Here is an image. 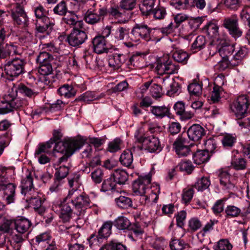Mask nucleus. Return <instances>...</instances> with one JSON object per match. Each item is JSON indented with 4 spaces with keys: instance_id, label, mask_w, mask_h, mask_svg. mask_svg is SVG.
<instances>
[{
    "instance_id": "obj_1",
    "label": "nucleus",
    "mask_w": 250,
    "mask_h": 250,
    "mask_svg": "<svg viewBox=\"0 0 250 250\" xmlns=\"http://www.w3.org/2000/svg\"><path fill=\"white\" fill-rule=\"evenodd\" d=\"M90 198L85 193H80L77 189L70 190L66 197L61 202L60 218L64 223L69 222L73 212L83 216L87 208L91 207Z\"/></svg>"
},
{
    "instance_id": "obj_2",
    "label": "nucleus",
    "mask_w": 250,
    "mask_h": 250,
    "mask_svg": "<svg viewBox=\"0 0 250 250\" xmlns=\"http://www.w3.org/2000/svg\"><path fill=\"white\" fill-rule=\"evenodd\" d=\"M62 137L63 134L61 129H55L53 132V136L50 139L55 143L52 151L53 154L59 153L62 155L58 159V165L67 162L68 158L84 144L83 140L72 138L65 139L63 141H60Z\"/></svg>"
},
{
    "instance_id": "obj_3",
    "label": "nucleus",
    "mask_w": 250,
    "mask_h": 250,
    "mask_svg": "<svg viewBox=\"0 0 250 250\" xmlns=\"http://www.w3.org/2000/svg\"><path fill=\"white\" fill-rule=\"evenodd\" d=\"M89 4L91 6L84 14V20L86 22L90 24H95L103 22L107 16V6L94 0H89Z\"/></svg>"
},
{
    "instance_id": "obj_4",
    "label": "nucleus",
    "mask_w": 250,
    "mask_h": 250,
    "mask_svg": "<svg viewBox=\"0 0 250 250\" xmlns=\"http://www.w3.org/2000/svg\"><path fill=\"white\" fill-rule=\"evenodd\" d=\"M25 60L19 57H15L6 62L4 65V71L6 78L12 81L20 75L25 73Z\"/></svg>"
},
{
    "instance_id": "obj_5",
    "label": "nucleus",
    "mask_w": 250,
    "mask_h": 250,
    "mask_svg": "<svg viewBox=\"0 0 250 250\" xmlns=\"http://www.w3.org/2000/svg\"><path fill=\"white\" fill-rule=\"evenodd\" d=\"M250 105V96L242 94L235 99L230 104L229 107L231 113L238 120H240L247 116Z\"/></svg>"
},
{
    "instance_id": "obj_6",
    "label": "nucleus",
    "mask_w": 250,
    "mask_h": 250,
    "mask_svg": "<svg viewBox=\"0 0 250 250\" xmlns=\"http://www.w3.org/2000/svg\"><path fill=\"white\" fill-rule=\"evenodd\" d=\"M25 2V0H19L18 2L13 4L10 10L11 16L14 24L22 27H26L28 24V18L21 4Z\"/></svg>"
},
{
    "instance_id": "obj_7",
    "label": "nucleus",
    "mask_w": 250,
    "mask_h": 250,
    "mask_svg": "<svg viewBox=\"0 0 250 250\" xmlns=\"http://www.w3.org/2000/svg\"><path fill=\"white\" fill-rule=\"evenodd\" d=\"M222 26L227 30L231 37L236 40L242 36V30L240 28L236 15L225 17L222 21Z\"/></svg>"
},
{
    "instance_id": "obj_8",
    "label": "nucleus",
    "mask_w": 250,
    "mask_h": 250,
    "mask_svg": "<svg viewBox=\"0 0 250 250\" xmlns=\"http://www.w3.org/2000/svg\"><path fill=\"white\" fill-rule=\"evenodd\" d=\"M150 28L145 23L136 24L130 32L129 36L130 40L134 42H137L141 39L146 42L150 41Z\"/></svg>"
},
{
    "instance_id": "obj_9",
    "label": "nucleus",
    "mask_w": 250,
    "mask_h": 250,
    "mask_svg": "<svg viewBox=\"0 0 250 250\" xmlns=\"http://www.w3.org/2000/svg\"><path fill=\"white\" fill-rule=\"evenodd\" d=\"M139 142L144 143L145 149L150 153H159L161 152L163 146L161 144L159 139L155 135L147 137H140L137 138Z\"/></svg>"
},
{
    "instance_id": "obj_10",
    "label": "nucleus",
    "mask_w": 250,
    "mask_h": 250,
    "mask_svg": "<svg viewBox=\"0 0 250 250\" xmlns=\"http://www.w3.org/2000/svg\"><path fill=\"white\" fill-rule=\"evenodd\" d=\"M171 6L178 10H184L196 6L198 9L202 10L206 5L205 0H170Z\"/></svg>"
},
{
    "instance_id": "obj_11",
    "label": "nucleus",
    "mask_w": 250,
    "mask_h": 250,
    "mask_svg": "<svg viewBox=\"0 0 250 250\" xmlns=\"http://www.w3.org/2000/svg\"><path fill=\"white\" fill-rule=\"evenodd\" d=\"M179 66L172 62L167 56L164 57L158 62L156 69L159 74L177 73Z\"/></svg>"
},
{
    "instance_id": "obj_12",
    "label": "nucleus",
    "mask_w": 250,
    "mask_h": 250,
    "mask_svg": "<svg viewBox=\"0 0 250 250\" xmlns=\"http://www.w3.org/2000/svg\"><path fill=\"white\" fill-rule=\"evenodd\" d=\"M151 176L150 175L139 177L132 184L133 192L136 195L146 194L147 189L151 186Z\"/></svg>"
},
{
    "instance_id": "obj_13",
    "label": "nucleus",
    "mask_w": 250,
    "mask_h": 250,
    "mask_svg": "<svg viewBox=\"0 0 250 250\" xmlns=\"http://www.w3.org/2000/svg\"><path fill=\"white\" fill-rule=\"evenodd\" d=\"M112 226L113 223L110 221L104 222L98 230L97 235L92 234L90 235L88 239L89 244L92 245L94 243L92 241L93 239L97 242H100L103 239H107L112 233Z\"/></svg>"
},
{
    "instance_id": "obj_14",
    "label": "nucleus",
    "mask_w": 250,
    "mask_h": 250,
    "mask_svg": "<svg viewBox=\"0 0 250 250\" xmlns=\"http://www.w3.org/2000/svg\"><path fill=\"white\" fill-rule=\"evenodd\" d=\"M235 49L234 44H230L225 41H223L217 45L211 46L210 54L211 53V51L212 50H215V52H213L212 55H214L217 52L222 58L230 59V57L232 56L231 55Z\"/></svg>"
},
{
    "instance_id": "obj_15",
    "label": "nucleus",
    "mask_w": 250,
    "mask_h": 250,
    "mask_svg": "<svg viewBox=\"0 0 250 250\" xmlns=\"http://www.w3.org/2000/svg\"><path fill=\"white\" fill-rule=\"evenodd\" d=\"M70 168V167L64 165L61 166L56 168V172L54 174V182L50 187V191L51 192L58 191L59 187L62 184V181L68 175Z\"/></svg>"
},
{
    "instance_id": "obj_16",
    "label": "nucleus",
    "mask_w": 250,
    "mask_h": 250,
    "mask_svg": "<svg viewBox=\"0 0 250 250\" xmlns=\"http://www.w3.org/2000/svg\"><path fill=\"white\" fill-rule=\"evenodd\" d=\"M87 39V35L85 31L74 28L66 41L70 45L77 47L83 43Z\"/></svg>"
},
{
    "instance_id": "obj_17",
    "label": "nucleus",
    "mask_w": 250,
    "mask_h": 250,
    "mask_svg": "<svg viewBox=\"0 0 250 250\" xmlns=\"http://www.w3.org/2000/svg\"><path fill=\"white\" fill-rule=\"evenodd\" d=\"M107 16L111 17L112 19L118 20L120 23H125L130 19V14L127 12H125L123 9L120 7V4H114L110 6L109 8H107Z\"/></svg>"
},
{
    "instance_id": "obj_18",
    "label": "nucleus",
    "mask_w": 250,
    "mask_h": 250,
    "mask_svg": "<svg viewBox=\"0 0 250 250\" xmlns=\"http://www.w3.org/2000/svg\"><path fill=\"white\" fill-rule=\"evenodd\" d=\"M12 90L13 91L14 90L17 94L19 93L21 96L29 98H34L38 94V92L34 87L31 86L28 83L24 84L21 83L14 84Z\"/></svg>"
},
{
    "instance_id": "obj_19",
    "label": "nucleus",
    "mask_w": 250,
    "mask_h": 250,
    "mask_svg": "<svg viewBox=\"0 0 250 250\" xmlns=\"http://www.w3.org/2000/svg\"><path fill=\"white\" fill-rule=\"evenodd\" d=\"M20 54L18 46L15 42H0V60L5 59L11 55Z\"/></svg>"
},
{
    "instance_id": "obj_20",
    "label": "nucleus",
    "mask_w": 250,
    "mask_h": 250,
    "mask_svg": "<svg viewBox=\"0 0 250 250\" xmlns=\"http://www.w3.org/2000/svg\"><path fill=\"white\" fill-rule=\"evenodd\" d=\"M172 26L170 24L161 28H150V41L156 42H160L165 36L172 33Z\"/></svg>"
},
{
    "instance_id": "obj_21",
    "label": "nucleus",
    "mask_w": 250,
    "mask_h": 250,
    "mask_svg": "<svg viewBox=\"0 0 250 250\" xmlns=\"http://www.w3.org/2000/svg\"><path fill=\"white\" fill-rule=\"evenodd\" d=\"M93 51L98 54L107 53L110 48L108 47L107 42L104 37L97 35L94 37L91 41Z\"/></svg>"
},
{
    "instance_id": "obj_22",
    "label": "nucleus",
    "mask_w": 250,
    "mask_h": 250,
    "mask_svg": "<svg viewBox=\"0 0 250 250\" xmlns=\"http://www.w3.org/2000/svg\"><path fill=\"white\" fill-rule=\"evenodd\" d=\"M173 148L179 157L186 156L190 152V149L187 145V139L179 136L173 144Z\"/></svg>"
},
{
    "instance_id": "obj_23",
    "label": "nucleus",
    "mask_w": 250,
    "mask_h": 250,
    "mask_svg": "<svg viewBox=\"0 0 250 250\" xmlns=\"http://www.w3.org/2000/svg\"><path fill=\"white\" fill-rule=\"evenodd\" d=\"M20 188H21V194L25 197L28 194H32L35 191L33 178L31 172L28 171L25 176L22 178Z\"/></svg>"
},
{
    "instance_id": "obj_24",
    "label": "nucleus",
    "mask_w": 250,
    "mask_h": 250,
    "mask_svg": "<svg viewBox=\"0 0 250 250\" xmlns=\"http://www.w3.org/2000/svg\"><path fill=\"white\" fill-rule=\"evenodd\" d=\"M187 133L188 139L193 142L200 140L205 135V129L198 124H194L188 129Z\"/></svg>"
},
{
    "instance_id": "obj_25",
    "label": "nucleus",
    "mask_w": 250,
    "mask_h": 250,
    "mask_svg": "<svg viewBox=\"0 0 250 250\" xmlns=\"http://www.w3.org/2000/svg\"><path fill=\"white\" fill-rule=\"evenodd\" d=\"M17 186L13 183H8L1 188L3 192V198L7 205L14 203L16 200Z\"/></svg>"
},
{
    "instance_id": "obj_26",
    "label": "nucleus",
    "mask_w": 250,
    "mask_h": 250,
    "mask_svg": "<svg viewBox=\"0 0 250 250\" xmlns=\"http://www.w3.org/2000/svg\"><path fill=\"white\" fill-rule=\"evenodd\" d=\"M220 184L223 190L232 193L234 191L235 186L230 181V175L227 171L221 170L218 175Z\"/></svg>"
},
{
    "instance_id": "obj_27",
    "label": "nucleus",
    "mask_w": 250,
    "mask_h": 250,
    "mask_svg": "<svg viewBox=\"0 0 250 250\" xmlns=\"http://www.w3.org/2000/svg\"><path fill=\"white\" fill-rule=\"evenodd\" d=\"M248 54V49L245 46L240 47L236 50L234 55L230 57L231 65L236 66L242 64L244 59Z\"/></svg>"
},
{
    "instance_id": "obj_28",
    "label": "nucleus",
    "mask_w": 250,
    "mask_h": 250,
    "mask_svg": "<svg viewBox=\"0 0 250 250\" xmlns=\"http://www.w3.org/2000/svg\"><path fill=\"white\" fill-rule=\"evenodd\" d=\"M14 224L15 229L20 234L28 232L32 225L30 220L23 217L14 219Z\"/></svg>"
},
{
    "instance_id": "obj_29",
    "label": "nucleus",
    "mask_w": 250,
    "mask_h": 250,
    "mask_svg": "<svg viewBox=\"0 0 250 250\" xmlns=\"http://www.w3.org/2000/svg\"><path fill=\"white\" fill-rule=\"evenodd\" d=\"M55 22L52 20H48L47 22L39 21L35 22V30L36 33H46L49 35L53 29Z\"/></svg>"
},
{
    "instance_id": "obj_30",
    "label": "nucleus",
    "mask_w": 250,
    "mask_h": 250,
    "mask_svg": "<svg viewBox=\"0 0 250 250\" xmlns=\"http://www.w3.org/2000/svg\"><path fill=\"white\" fill-rule=\"evenodd\" d=\"M125 61V55L116 53L109 56L108 63L109 66L113 69L116 70L120 68Z\"/></svg>"
},
{
    "instance_id": "obj_31",
    "label": "nucleus",
    "mask_w": 250,
    "mask_h": 250,
    "mask_svg": "<svg viewBox=\"0 0 250 250\" xmlns=\"http://www.w3.org/2000/svg\"><path fill=\"white\" fill-rule=\"evenodd\" d=\"M101 190L104 192L111 191L112 192H122L112 175L104 181Z\"/></svg>"
},
{
    "instance_id": "obj_32",
    "label": "nucleus",
    "mask_w": 250,
    "mask_h": 250,
    "mask_svg": "<svg viewBox=\"0 0 250 250\" xmlns=\"http://www.w3.org/2000/svg\"><path fill=\"white\" fill-rule=\"evenodd\" d=\"M150 112L156 118L162 119L165 117H169L170 108L165 105L162 106H151Z\"/></svg>"
},
{
    "instance_id": "obj_33",
    "label": "nucleus",
    "mask_w": 250,
    "mask_h": 250,
    "mask_svg": "<svg viewBox=\"0 0 250 250\" xmlns=\"http://www.w3.org/2000/svg\"><path fill=\"white\" fill-rule=\"evenodd\" d=\"M25 197H26L25 199L26 202L35 210L41 208L43 201L41 196L37 192L34 191L32 194H28Z\"/></svg>"
},
{
    "instance_id": "obj_34",
    "label": "nucleus",
    "mask_w": 250,
    "mask_h": 250,
    "mask_svg": "<svg viewBox=\"0 0 250 250\" xmlns=\"http://www.w3.org/2000/svg\"><path fill=\"white\" fill-rule=\"evenodd\" d=\"M73 2L62 0L59 2L53 8V11L56 15L60 16H65L67 13L72 10L69 8L68 4H72Z\"/></svg>"
},
{
    "instance_id": "obj_35",
    "label": "nucleus",
    "mask_w": 250,
    "mask_h": 250,
    "mask_svg": "<svg viewBox=\"0 0 250 250\" xmlns=\"http://www.w3.org/2000/svg\"><path fill=\"white\" fill-rule=\"evenodd\" d=\"M156 0H144L139 5V9L143 16H148L151 14L154 9Z\"/></svg>"
},
{
    "instance_id": "obj_36",
    "label": "nucleus",
    "mask_w": 250,
    "mask_h": 250,
    "mask_svg": "<svg viewBox=\"0 0 250 250\" xmlns=\"http://www.w3.org/2000/svg\"><path fill=\"white\" fill-rule=\"evenodd\" d=\"M111 175L118 186L125 185L128 179V174L125 170L123 169H116Z\"/></svg>"
},
{
    "instance_id": "obj_37",
    "label": "nucleus",
    "mask_w": 250,
    "mask_h": 250,
    "mask_svg": "<svg viewBox=\"0 0 250 250\" xmlns=\"http://www.w3.org/2000/svg\"><path fill=\"white\" fill-rule=\"evenodd\" d=\"M13 124L10 120L7 119H4L0 121V131L4 132L2 134L0 138L2 139H7V137L6 134L9 135V140H11L12 134H11V127Z\"/></svg>"
},
{
    "instance_id": "obj_38",
    "label": "nucleus",
    "mask_w": 250,
    "mask_h": 250,
    "mask_svg": "<svg viewBox=\"0 0 250 250\" xmlns=\"http://www.w3.org/2000/svg\"><path fill=\"white\" fill-rule=\"evenodd\" d=\"M14 219H7L0 225V233L7 235H12L14 232Z\"/></svg>"
},
{
    "instance_id": "obj_39",
    "label": "nucleus",
    "mask_w": 250,
    "mask_h": 250,
    "mask_svg": "<svg viewBox=\"0 0 250 250\" xmlns=\"http://www.w3.org/2000/svg\"><path fill=\"white\" fill-rule=\"evenodd\" d=\"M160 193V187L158 185L151 186L147 189L146 194L147 196L149 203H156L159 199V194Z\"/></svg>"
},
{
    "instance_id": "obj_40",
    "label": "nucleus",
    "mask_w": 250,
    "mask_h": 250,
    "mask_svg": "<svg viewBox=\"0 0 250 250\" xmlns=\"http://www.w3.org/2000/svg\"><path fill=\"white\" fill-rule=\"evenodd\" d=\"M58 92L61 96H63L66 98H70L76 95L77 90L72 85L64 84L58 89Z\"/></svg>"
},
{
    "instance_id": "obj_41",
    "label": "nucleus",
    "mask_w": 250,
    "mask_h": 250,
    "mask_svg": "<svg viewBox=\"0 0 250 250\" xmlns=\"http://www.w3.org/2000/svg\"><path fill=\"white\" fill-rule=\"evenodd\" d=\"M119 160L123 166L131 167L133 161V154L131 150L127 149L123 151Z\"/></svg>"
},
{
    "instance_id": "obj_42",
    "label": "nucleus",
    "mask_w": 250,
    "mask_h": 250,
    "mask_svg": "<svg viewBox=\"0 0 250 250\" xmlns=\"http://www.w3.org/2000/svg\"><path fill=\"white\" fill-rule=\"evenodd\" d=\"M210 155L205 150H198L193 155L194 162L197 165H200L207 162Z\"/></svg>"
},
{
    "instance_id": "obj_43",
    "label": "nucleus",
    "mask_w": 250,
    "mask_h": 250,
    "mask_svg": "<svg viewBox=\"0 0 250 250\" xmlns=\"http://www.w3.org/2000/svg\"><path fill=\"white\" fill-rule=\"evenodd\" d=\"M211 182L209 178L208 177L203 176L197 180L193 187L198 191H203L208 188Z\"/></svg>"
},
{
    "instance_id": "obj_44",
    "label": "nucleus",
    "mask_w": 250,
    "mask_h": 250,
    "mask_svg": "<svg viewBox=\"0 0 250 250\" xmlns=\"http://www.w3.org/2000/svg\"><path fill=\"white\" fill-rule=\"evenodd\" d=\"M99 250H127L126 247L116 240H112L103 245Z\"/></svg>"
},
{
    "instance_id": "obj_45",
    "label": "nucleus",
    "mask_w": 250,
    "mask_h": 250,
    "mask_svg": "<svg viewBox=\"0 0 250 250\" xmlns=\"http://www.w3.org/2000/svg\"><path fill=\"white\" fill-rule=\"evenodd\" d=\"M115 202L118 208L121 209H127L133 206L132 199L125 196H120L115 199Z\"/></svg>"
},
{
    "instance_id": "obj_46",
    "label": "nucleus",
    "mask_w": 250,
    "mask_h": 250,
    "mask_svg": "<svg viewBox=\"0 0 250 250\" xmlns=\"http://www.w3.org/2000/svg\"><path fill=\"white\" fill-rule=\"evenodd\" d=\"M137 4V0H121L119 2L120 7L125 10V12H127L130 14V19L133 16L132 10L135 7Z\"/></svg>"
},
{
    "instance_id": "obj_47",
    "label": "nucleus",
    "mask_w": 250,
    "mask_h": 250,
    "mask_svg": "<svg viewBox=\"0 0 250 250\" xmlns=\"http://www.w3.org/2000/svg\"><path fill=\"white\" fill-rule=\"evenodd\" d=\"M68 14L62 18V21L64 23L70 26H75L77 24L79 25L81 24V21H79L78 17L73 10L70 11Z\"/></svg>"
},
{
    "instance_id": "obj_48",
    "label": "nucleus",
    "mask_w": 250,
    "mask_h": 250,
    "mask_svg": "<svg viewBox=\"0 0 250 250\" xmlns=\"http://www.w3.org/2000/svg\"><path fill=\"white\" fill-rule=\"evenodd\" d=\"M123 144L122 140L120 138H116L108 143L106 150L111 153H115L122 149Z\"/></svg>"
},
{
    "instance_id": "obj_49",
    "label": "nucleus",
    "mask_w": 250,
    "mask_h": 250,
    "mask_svg": "<svg viewBox=\"0 0 250 250\" xmlns=\"http://www.w3.org/2000/svg\"><path fill=\"white\" fill-rule=\"evenodd\" d=\"M129 220L125 217L119 216L116 219L113 225L120 230L128 229L130 226Z\"/></svg>"
},
{
    "instance_id": "obj_50",
    "label": "nucleus",
    "mask_w": 250,
    "mask_h": 250,
    "mask_svg": "<svg viewBox=\"0 0 250 250\" xmlns=\"http://www.w3.org/2000/svg\"><path fill=\"white\" fill-rule=\"evenodd\" d=\"M201 221L197 217L191 218L188 223L187 231L190 233L195 232L201 228Z\"/></svg>"
},
{
    "instance_id": "obj_51",
    "label": "nucleus",
    "mask_w": 250,
    "mask_h": 250,
    "mask_svg": "<svg viewBox=\"0 0 250 250\" xmlns=\"http://www.w3.org/2000/svg\"><path fill=\"white\" fill-rule=\"evenodd\" d=\"M172 58L176 62L185 64L187 63L189 55L186 52L179 50L173 53Z\"/></svg>"
},
{
    "instance_id": "obj_52",
    "label": "nucleus",
    "mask_w": 250,
    "mask_h": 250,
    "mask_svg": "<svg viewBox=\"0 0 250 250\" xmlns=\"http://www.w3.org/2000/svg\"><path fill=\"white\" fill-rule=\"evenodd\" d=\"M53 56L46 51L41 52L37 56L36 61L38 64L51 63Z\"/></svg>"
},
{
    "instance_id": "obj_53",
    "label": "nucleus",
    "mask_w": 250,
    "mask_h": 250,
    "mask_svg": "<svg viewBox=\"0 0 250 250\" xmlns=\"http://www.w3.org/2000/svg\"><path fill=\"white\" fill-rule=\"evenodd\" d=\"M225 212L227 218H234L240 216L241 209L234 205H228L225 209Z\"/></svg>"
},
{
    "instance_id": "obj_54",
    "label": "nucleus",
    "mask_w": 250,
    "mask_h": 250,
    "mask_svg": "<svg viewBox=\"0 0 250 250\" xmlns=\"http://www.w3.org/2000/svg\"><path fill=\"white\" fill-rule=\"evenodd\" d=\"M189 18L188 15L182 13L177 14L174 16L173 19L175 24L172 21H171L168 24L172 25V32L173 33L175 29L178 28L181 23L188 20Z\"/></svg>"
},
{
    "instance_id": "obj_55",
    "label": "nucleus",
    "mask_w": 250,
    "mask_h": 250,
    "mask_svg": "<svg viewBox=\"0 0 250 250\" xmlns=\"http://www.w3.org/2000/svg\"><path fill=\"white\" fill-rule=\"evenodd\" d=\"M34 14L36 18V21L40 20L46 22L48 20H51L48 17L45 15V9L41 5L34 8Z\"/></svg>"
},
{
    "instance_id": "obj_56",
    "label": "nucleus",
    "mask_w": 250,
    "mask_h": 250,
    "mask_svg": "<svg viewBox=\"0 0 250 250\" xmlns=\"http://www.w3.org/2000/svg\"><path fill=\"white\" fill-rule=\"evenodd\" d=\"M104 173L103 170L100 168H97L92 171L90 174V177L93 182L95 184L101 183L104 178Z\"/></svg>"
},
{
    "instance_id": "obj_57",
    "label": "nucleus",
    "mask_w": 250,
    "mask_h": 250,
    "mask_svg": "<svg viewBox=\"0 0 250 250\" xmlns=\"http://www.w3.org/2000/svg\"><path fill=\"white\" fill-rule=\"evenodd\" d=\"M205 150L210 155L214 153L217 150V142L213 138L207 139L204 143Z\"/></svg>"
},
{
    "instance_id": "obj_58",
    "label": "nucleus",
    "mask_w": 250,
    "mask_h": 250,
    "mask_svg": "<svg viewBox=\"0 0 250 250\" xmlns=\"http://www.w3.org/2000/svg\"><path fill=\"white\" fill-rule=\"evenodd\" d=\"M231 166L236 170H243L246 168V161L242 157L235 156L232 158L231 162Z\"/></svg>"
},
{
    "instance_id": "obj_59",
    "label": "nucleus",
    "mask_w": 250,
    "mask_h": 250,
    "mask_svg": "<svg viewBox=\"0 0 250 250\" xmlns=\"http://www.w3.org/2000/svg\"><path fill=\"white\" fill-rule=\"evenodd\" d=\"M232 244L227 239H222L218 241L213 246L215 250H231Z\"/></svg>"
},
{
    "instance_id": "obj_60",
    "label": "nucleus",
    "mask_w": 250,
    "mask_h": 250,
    "mask_svg": "<svg viewBox=\"0 0 250 250\" xmlns=\"http://www.w3.org/2000/svg\"><path fill=\"white\" fill-rule=\"evenodd\" d=\"M177 167L181 171L185 172L188 174H191L194 168V167L189 160L181 161L179 163Z\"/></svg>"
},
{
    "instance_id": "obj_61",
    "label": "nucleus",
    "mask_w": 250,
    "mask_h": 250,
    "mask_svg": "<svg viewBox=\"0 0 250 250\" xmlns=\"http://www.w3.org/2000/svg\"><path fill=\"white\" fill-rule=\"evenodd\" d=\"M151 14L155 20H163L167 15L166 8L162 6H157L152 11Z\"/></svg>"
},
{
    "instance_id": "obj_62",
    "label": "nucleus",
    "mask_w": 250,
    "mask_h": 250,
    "mask_svg": "<svg viewBox=\"0 0 250 250\" xmlns=\"http://www.w3.org/2000/svg\"><path fill=\"white\" fill-rule=\"evenodd\" d=\"M205 28L208 35L212 38H216L218 35V26L214 22H209L206 26Z\"/></svg>"
},
{
    "instance_id": "obj_63",
    "label": "nucleus",
    "mask_w": 250,
    "mask_h": 250,
    "mask_svg": "<svg viewBox=\"0 0 250 250\" xmlns=\"http://www.w3.org/2000/svg\"><path fill=\"white\" fill-rule=\"evenodd\" d=\"M128 33V30L125 28L120 26L113 29L112 36L116 41H120L124 40L125 35Z\"/></svg>"
},
{
    "instance_id": "obj_64",
    "label": "nucleus",
    "mask_w": 250,
    "mask_h": 250,
    "mask_svg": "<svg viewBox=\"0 0 250 250\" xmlns=\"http://www.w3.org/2000/svg\"><path fill=\"white\" fill-rule=\"evenodd\" d=\"M187 245L183 240L177 239H172L169 244L171 250H183Z\"/></svg>"
}]
</instances>
